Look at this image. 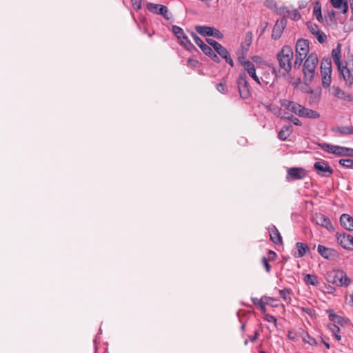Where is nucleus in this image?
<instances>
[{
    "label": "nucleus",
    "instance_id": "obj_1",
    "mask_svg": "<svg viewBox=\"0 0 353 353\" xmlns=\"http://www.w3.org/2000/svg\"><path fill=\"white\" fill-rule=\"evenodd\" d=\"M341 45L337 44L336 48L332 50V57L334 64L339 72L340 78H342L346 85H353V54L348 52L344 61H341Z\"/></svg>",
    "mask_w": 353,
    "mask_h": 353
},
{
    "label": "nucleus",
    "instance_id": "obj_2",
    "mask_svg": "<svg viewBox=\"0 0 353 353\" xmlns=\"http://www.w3.org/2000/svg\"><path fill=\"white\" fill-rule=\"evenodd\" d=\"M279 65L285 72H289L292 67L293 50L290 46H284L276 55Z\"/></svg>",
    "mask_w": 353,
    "mask_h": 353
},
{
    "label": "nucleus",
    "instance_id": "obj_3",
    "mask_svg": "<svg viewBox=\"0 0 353 353\" xmlns=\"http://www.w3.org/2000/svg\"><path fill=\"white\" fill-rule=\"evenodd\" d=\"M296 58L294 62V69H299L303 61L306 58L310 51L309 41L307 39H299L296 43Z\"/></svg>",
    "mask_w": 353,
    "mask_h": 353
},
{
    "label": "nucleus",
    "instance_id": "obj_4",
    "mask_svg": "<svg viewBox=\"0 0 353 353\" xmlns=\"http://www.w3.org/2000/svg\"><path fill=\"white\" fill-rule=\"evenodd\" d=\"M318 63L319 59L317 54L315 53H311L306 58L303 68L305 81L311 82L312 81L316 73V68Z\"/></svg>",
    "mask_w": 353,
    "mask_h": 353
},
{
    "label": "nucleus",
    "instance_id": "obj_5",
    "mask_svg": "<svg viewBox=\"0 0 353 353\" xmlns=\"http://www.w3.org/2000/svg\"><path fill=\"white\" fill-rule=\"evenodd\" d=\"M321 76L322 85L325 88L330 86L332 83V61L330 58H323L321 62Z\"/></svg>",
    "mask_w": 353,
    "mask_h": 353
},
{
    "label": "nucleus",
    "instance_id": "obj_6",
    "mask_svg": "<svg viewBox=\"0 0 353 353\" xmlns=\"http://www.w3.org/2000/svg\"><path fill=\"white\" fill-rule=\"evenodd\" d=\"M237 83L241 97L245 99H248L250 97L251 92L247 81V75L245 72L239 74Z\"/></svg>",
    "mask_w": 353,
    "mask_h": 353
},
{
    "label": "nucleus",
    "instance_id": "obj_7",
    "mask_svg": "<svg viewBox=\"0 0 353 353\" xmlns=\"http://www.w3.org/2000/svg\"><path fill=\"white\" fill-rule=\"evenodd\" d=\"M147 8L150 12L155 14L162 15L167 20L172 18V15L165 6L149 3L147 4Z\"/></svg>",
    "mask_w": 353,
    "mask_h": 353
},
{
    "label": "nucleus",
    "instance_id": "obj_8",
    "mask_svg": "<svg viewBox=\"0 0 353 353\" xmlns=\"http://www.w3.org/2000/svg\"><path fill=\"white\" fill-rule=\"evenodd\" d=\"M314 168L321 176L329 177L333 174V169L327 161L323 160L315 162Z\"/></svg>",
    "mask_w": 353,
    "mask_h": 353
},
{
    "label": "nucleus",
    "instance_id": "obj_9",
    "mask_svg": "<svg viewBox=\"0 0 353 353\" xmlns=\"http://www.w3.org/2000/svg\"><path fill=\"white\" fill-rule=\"evenodd\" d=\"M307 175V171L303 168H291L287 171L286 179L288 181L301 180Z\"/></svg>",
    "mask_w": 353,
    "mask_h": 353
},
{
    "label": "nucleus",
    "instance_id": "obj_10",
    "mask_svg": "<svg viewBox=\"0 0 353 353\" xmlns=\"http://www.w3.org/2000/svg\"><path fill=\"white\" fill-rule=\"evenodd\" d=\"M312 221L315 224L325 228L329 231L334 230V227L330 219L321 213H315L312 218Z\"/></svg>",
    "mask_w": 353,
    "mask_h": 353
},
{
    "label": "nucleus",
    "instance_id": "obj_11",
    "mask_svg": "<svg viewBox=\"0 0 353 353\" xmlns=\"http://www.w3.org/2000/svg\"><path fill=\"white\" fill-rule=\"evenodd\" d=\"M195 29L199 34L203 36H212L219 39L223 38V34L221 31L212 27L197 26Z\"/></svg>",
    "mask_w": 353,
    "mask_h": 353
},
{
    "label": "nucleus",
    "instance_id": "obj_12",
    "mask_svg": "<svg viewBox=\"0 0 353 353\" xmlns=\"http://www.w3.org/2000/svg\"><path fill=\"white\" fill-rule=\"evenodd\" d=\"M172 32L176 36L181 45H183L188 50L192 49L193 45L191 43L188 37L185 34L181 28L177 26H173Z\"/></svg>",
    "mask_w": 353,
    "mask_h": 353
},
{
    "label": "nucleus",
    "instance_id": "obj_13",
    "mask_svg": "<svg viewBox=\"0 0 353 353\" xmlns=\"http://www.w3.org/2000/svg\"><path fill=\"white\" fill-rule=\"evenodd\" d=\"M338 243L344 248L353 250V236L349 234L343 233L337 236Z\"/></svg>",
    "mask_w": 353,
    "mask_h": 353
},
{
    "label": "nucleus",
    "instance_id": "obj_14",
    "mask_svg": "<svg viewBox=\"0 0 353 353\" xmlns=\"http://www.w3.org/2000/svg\"><path fill=\"white\" fill-rule=\"evenodd\" d=\"M280 103L282 107L285 108L288 111H290L297 115L300 114L302 105L288 99L280 100Z\"/></svg>",
    "mask_w": 353,
    "mask_h": 353
},
{
    "label": "nucleus",
    "instance_id": "obj_15",
    "mask_svg": "<svg viewBox=\"0 0 353 353\" xmlns=\"http://www.w3.org/2000/svg\"><path fill=\"white\" fill-rule=\"evenodd\" d=\"M286 26V19L281 18L276 21V23L273 28L272 37L274 39H278L281 37L283 31Z\"/></svg>",
    "mask_w": 353,
    "mask_h": 353
},
{
    "label": "nucleus",
    "instance_id": "obj_16",
    "mask_svg": "<svg viewBox=\"0 0 353 353\" xmlns=\"http://www.w3.org/2000/svg\"><path fill=\"white\" fill-rule=\"evenodd\" d=\"M343 276V270H334L327 274V281L339 286V281Z\"/></svg>",
    "mask_w": 353,
    "mask_h": 353
},
{
    "label": "nucleus",
    "instance_id": "obj_17",
    "mask_svg": "<svg viewBox=\"0 0 353 353\" xmlns=\"http://www.w3.org/2000/svg\"><path fill=\"white\" fill-rule=\"evenodd\" d=\"M308 251L309 247L307 245V244L302 242H297L295 245L294 256L296 258H301L305 256Z\"/></svg>",
    "mask_w": 353,
    "mask_h": 353
},
{
    "label": "nucleus",
    "instance_id": "obj_18",
    "mask_svg": "<svg viewBox=\"0 0 353 353\" xmlns=\"http://www.w3.org/2000/svg\"><path fill=\"white\" fill-rule=\"evenodd\" d=\"M251 43H252V41H251L250 38L246 39V40L245 41V46L242 45L241 55L239 56V57H238V61L243 66V68L245 67V63L250 62V61H247L245 59V56L248 51L249 47L251 45Z\"/></svg>",
    "mask_w": 353,
    "mask_h": 353
},
{
    "label": "nucleus",
    "instance_id": "obj_19",
    "mask_svg": "<svg viewBox=\"0 0 353 353\" xmlns=\"http://www.w3.org/2000/svg\"><path fill=\"white\" fill-rule=\"evenodd\" d=\"M341 225L349 231H353V218L347 214H343L340 218Z\"/></svg>",
    "mask_w": 353,
    "mask_h": 353
},
{
    "label": "nucleus",
    "instance_id": "obj_20",
    "mask_svg": "<svg viewBox=\"0 0 353 353\" xmlns=\"http://www.w3.org/2000/svg\"><path fill=\"white\" fill-rule=\"evenodd\" d=\"M268 230L271 241L276 245L281 244L282 237L278 229L274 225H272L269 228Z\"/></svg>",
    "mask_w": 353,
    "mask_h": 353
},
{
    "label": "nucleus",
    "instance_id": "obj_21",
    "mask_svg": "<svg viewBox=\"0 0 353 353\" xmlns=\"http://www.w3.org/2000/svg\"><path fill=\"white\" fill-rule=\"evenodd\" d=\"M244 70L249 74V75L259 85H261L260 80L256 74L255 67L253 63L247 62L245 64Z\"/></svg>",
    "mask_w": 353,
    "mask_h": 353
},
{
    "label": "nucleus",
    "instance_id": "obj_22",
    "mask_svg": "<svg viewBox=\"0 0 353 353\" xmlns=\"http://www.w3.org/2000/svg\"><path fill=\"white\" fill-rule=\"evenodd\" d=\"M332 6L336 9L341 10L343 14H346L348 11V3L344 0H330Z\"/></svg>",
    "mask_w": 353,
    "mask_h": 353
},
{
    "label": "nucleus",
    "instance_id": "obj_23",
    "mask_svg": "<svg viewBox=\"0 0 353 353\" xmlns=\"http://www.w3.org/2000/svg\"><path fill=\"white\" fill-rule=\"evenodd\" d=\"M327 312L329 313V319L331 321L335 323H338L342 326L346 325L348 323L347 319L333 313L332 310L328 311Z\"/></svg>",
    "mask_w": 353,
    "mask_h": 353
},
{
    "label": "nucleus",
    "instance_id": "obj_24",
    "mask_svg": "<svg viewBox=\"0 0 353 353\" xmlns=\"http://www.w3.org/2000/svg\"><path fill=\"white\" fill-rule=\"evenodd\" d=\"M299 116L305 118L316 119L319 118L320 114L319 112L316 111L302 106L301 110L300 111V114H299Z\"/></svg>",
    "mask_w": 353,
    "mask_h": 353
},
{
    "label": "nucleus",
    "instance_id": "obj_25",
    "mask_svg": "<svg viewBox=\"0 0 353 353\" xmlns=\"http://www.w3.org/2000/svg\"><path fill=\"white\" fill-rule=\"evenodd\" d=\"M292 132V126L291 125H284L279 132L278 137L282 141L286 140Z\"/></svg>",
    "mask_w": 353,
    "mask_h": 353
},
{
    "label": "nucleus",
    "instance_id": "obj_26",
    "mask_svg": "<svg viewBox=\"0 0 353 353\" xmlns=\"http://www.w3.org/2000/svg\"><path fill=\"white\" fill-rule=\"evenodd\" d=\"M300 337L303 339V342L308 343L310 345L315 346L317 345L316 341L315 339L312 337L307 332H305L303 330H299Z\"/></svg>",
    "mask_w": 353,
    "mask_h": 353
},
{
    "label": "nucleus",
    "instance_id": "obj_27",
    "mask_svg": "<svg viewBox=\"0 0 353 353\" xmlns=\"http://www.w3.org/2000/svg\"><path fill=\"white\" fill-rule=\"evenodd\" d=\"M317 250L319 254L325 259H330L333 256L334 250L322 245H318Z\"/></svg>",
    "mask_w": 353,
    "mask_h": 353
},
{
    "label": "nucleus",
    "instance_id": "obj_28",
    "mask_svg": "<svg viewBox=\"0 0 353 353\" xmlns=\"http://www.w3.org/2000/svg\"><path fill=\"white\" fill-rule=\"evenodd\" d=\"M333 131L342 136L352 135V125L350 126H338L333 129Z\"/></svg>",
    "mask_w": 353,
    "mask_h": 353
},
{
    "label": "nucleus",
    "instance_id": "obj_29",
    "mask_svg": "<svg viewBox=\"0 0 353 353\" xmlns=\"http://www.w3.org/2000/svg\"><path fill=\"white\" fill-rule=\"evenodd\" d=\"M207 42L210 44V46L213 47V48L216 50V52L219 55H223V54H224V53H225V50H226V48H225L223 46H222L217 41H216L213 39H207Z\"/></svg>",
    "mask_w": 353,
    "mask_h": 353
},
{
    "label": "nucleus",
    "instance_id": "obj_30",
    "mask_svg": "<svg viewBox=\"0 0 353 353\" xmlns=\"http://www.w3.org/2000/svg\"><path fill=\"white\" fill-rule=\"evenodd\" d=\"M332 90L333 95L339 99H346L349 97L338 86H332Z\"/></svg>",
    "mask_w": 353,
    "mask_h": 353
},
{
    "label": "nucleus",
    "instance_id": "obj_31",
    "mask_svg": "<svg viewBox=\"0 0 353 353\" xmlns=\"http://www.w3.org/2000/svg\"><path fill=\"white\" fill-rule=\"evenodd\" d=\"M304 281L314 286H317L319 284L318 277L316 275L306 274L304 277Z\"/></svg>",
    "mask_w": 353,
    "mask_h": 353
},
{
    "label": "nucleus",
    "instance_id": "obj_32",
    "mask_svg": "<svg viewBox=\"0 0 353 353\" xmlns=\"http://www.w3.org/2000/svg\"><path fill=\"white\" fill-rule=\"evenodd\" d=\"M280 296L283 298V299L286 303H290L291 301V290L288 289H283L279 291Z\"/></svg>",
    "mask_w": 353,
    "mask_h": 353
},
{
    "label": "nucleus",
    "instance_id": "obj_33",
    "mask_svg": "<svg viewBox=\"0 0 353 353\" xmlns=\"http://www.w3.org/2000/svg\"><path fill=\"white\" fill-rule=\"evenodd\" d=\"M314 36L316 38V39L320 43H323L327 40L326 34L321 30L316 32V34H314Z\"/></svg>",
    "mask_w": 353,
    "mask_h": 353
},
{
    "label": "nucleus",
    "instance_id": "obj_34",
    "mask_svg": "<svg viewBox=\"0 0 353 353\" xmlns=\"http://www.w3.org/2000/svg\"><path fill=\"white\" fill-rule=\"evenodd\" d=\"M329 327H330V330L332 331V332L334 334L335 338L338 341H340L341 339V336L340 334H339V332L340 331L339 327L337 325H336L335 324H331L329 326Z\"/></svg>",
    "mask_w": 353,
    "mask_h": 353
},
{
    "label": "nucleus",
    "instance_id": "obj_35",
    "mask_svg": "<svg viewBox=\"0 0 353 353\" xmlns=\"http://www.w3.org/2000/svg\"><path fill=\"white\" fill-rule=\"evenodd\" d=\"M346 147H342L336 145V148H334V154L339 156V157H345L346 156Z\"/></svg>",
    "mask_w": 353,
    "mask_h": 353
},
{
    "label": "nucleus",
    "instance_id": "obj_36",
    "mask_svg": "<svg viewBox=\"0 0 353 353\" xmlns=\"http://www.w3.org/2000/svg\"><path fill=\"white\" fill-rule=\"evenodd\" d=\"M321 147L324 151L334 154V148H336V145L329 143H323L321 145Z\"/></svg>",
    "mask_w": 353,
    "mask_h": 353
},
{
    "label": "nucleus",
    "instance_id": "obj_37",
    "mask_svg": "<svg viewBox=\"0 0 353 353\" xmlns=\"http://www.w3.org/2000/svg\"><path fill=\"white\" fill-rule=\"evenodd\" d=\"M339 164L347 168H351L353 167V160L351 159H340Z\"/></svg>",
    "mask_w": 353,
    "mask_h": 353
},
{
    "label": "nucleus",
    "instance_id": "obj_38",
    "mask_svg": "<svg viewBox=\"0 0 353 353\" xmlns=\"http://www.w3.org/2000/svg\"><path fill=\"white\" fill-rule=\"evenodd\" d=\"M351 283L350 279L347 276V274L343 272V276L341 281H339V286H348Z\"/></svg>",
    "mask_w": 353,
    "mask_h": 353
},
{
    "label": "nucleus",
    "instance_id": "obj_39",
    "mask_svg": "<svg viewBox=\"0 0 353 353\" xmlns=\"http://www.w3.org/2000/svg\"><path fill=\"white\" fill-rule=\"evenodd\" d=\"M252 301L254 305H259L260 307V309L262 312H264L265 311V303H264L262 299H258L257 298H254V299H252ZM268 303V302L266 301V303Z\"/></svg>",
    "mask_w": 353,
    "mask_h": 353
},
{
    "label": "nucleus",
    "instance_id": "obj_40",
    "mask_svg": "<svg viewBox=\"0 0 353 353\" xmlns=\"http://www.w3.org/2000/svg\"><path fill=\"white\" fill-rule=\"evenodd\" d=\"M216 90L222 94H226L228 90L225 81L221 82L219 84H217Z\"/></svg>",
    "mask_w": 353,
    "mask_h": 353
},
{
    "label": "nucleus",
    "instance_id": "obj_41",
    "mask_svg": "<svg viewBox=\"0 0 353 353\" xmlns=\"http://www.w3.org/2000/svg\"><path fill=\"white\" fill-rule=\"evenodd\" d=\"M225 53H224V54L220 55V56L221 57H223V59H225L226 62L228 63L231 67H233L234 66L233 60L232 59V58H231L228 51L227 50V49L225 50Z\"/></svg>",
    "mask_w": 353,
    "mask_h": 353
},
{
    "label": "nucleus",
    "instance_id": "obj_42",
    "mask_svg": "<svg viewBox=\"0 0 353 353\" xmlns=\"http://www.w3.org/2000/svg\"><path fill=\"white\" fill-rule=\"evenodd\" d=\"M201 49L206 55H208L209 57L212 56V54H213L214 52L213 50L210 48V46L205 43L201 46Z\"/></svg>",
    "mask_w": 353,
    "mask_h": 353
},
{
    "label": "nucleus",
    "instance_id": "obj_43",
    "mask_svg": "<svg viewBox=\"0 0 353 353\" xmlns=\"http://www.w3.org/2000/svg\"><path fill=\"white\" fill-rule=\"evenodd\" d=\"M288 336L290 339L292 341H296L298 338L300 337L299 330L298 332H295L293 330L289 331Z\"/></svg>",
    "mask_w": 353,
    "mask_h": 353
},
{
    "label": "nucleus",
    "instance_id": "obj_44",
    "mask_svg": "<svg viewBox=\"0 0 353 353\" xmlns=\"http://www.w3.org/2000/svg\"><path fill=\"white\" fill-rule=\"evenodd\" d=\"M307 28H308L309 30L310 31V32L313 35L315 34L316 32H317L318 31L320 30V29L319 28V26L316 24L312 23H307Z\"/></svg>",
    "mask_w": 353,
    "mask_h": 353
},
{
    "label": "nucleus",
    "instance_id": "obj_45",
    "mask_svg": "<svg viewBox=\"0 0 353 353\" xmlns=\"http://www.w3.org/2000/svg\"><path fill=\"white\" fill-rule=\"evenodd\" d=\"M191 36L197 46L200 48L205 44V43L198 37L194 32H191Z\"/></svg>",
    "mask_w": 353,
    "mask_h": 353
},
{
    "label": "nucleus",
    "instance_id": "obj_46",
    "mask_svg": "<svg viewBox=\"0 0 353 353\" xmlns=\"http://www.w3.org/2000/svg\"><path fill=\"white\" fill-rule=\"evenodd\" d=\"M262 263L265 268V270L267 272H270V269H271V266L268 262V259L266 258V257H263L262 258Z\"/></svg>",
    "mask_w": 353,
    "mask_h": 353
},
{
    "label": "nucleus",
    "instance_id": "obj_47",
    "mask_svg": "<svg viewBox=\"0 0 353 353\" xmlns=\"http://www.w3.org/2000/svg\"><path fill=\"white\" fill-rule=\"evenodd\" d=\"M265 319V321H267L270 323H274V324H276V317L271 314H266Z\"/></svg>",
    "mask_w": 353,
    "mask_h": 353
},
{
    "label": "nucleus",
    "instance_id": "obj_48",
    "mask_svg": "<svg viewBox=\"0 0 353 353\" xmlns=\"http://www.w3.org/2000/svg\"><path fill=\"white\" fill-rule=\"evenodd\" d=\"M133 7L135 10H139L141 7V0H131Z\"/></svg>",
    "mask_w": 353,
    "mask_h": 353
},
{
    "label": "nucleus",
    "instance_id": "obj_49",
    "mask_svg": "<svg viewBox=\"0 0 353 353\" xmlns=\"http://www.w3.org/2000/svg\"><path fill=\"white\" fill-rule=\"evenodd\" d=\"M314 13L316 15V18L319 21H321L323 20L321 9H314Z\"/></svg>",
    "mask_w": 353,
    "mask_h": 353
},
{
    "label": "nucleus",
    "instance_id": "obj_50",
    "mask_svg": "<svg viewBox=\"0 0 353 353\" xmlns=\"http://www.w3.org/2000/svg\"><path fill=\"white\" fill-rule=\"evenodd\" d=\"M188 62V65L192 68H196L199 63L197 60H195L193 59H189Z\"/></svg>",
    "mask_w": 353,
    "mask_h": 353
},
{
    "label": "nucleus",
    "instance_id": "obj_51",
    "mask_svg": "<svg viewBox=\"0 0 353 353\" xmlns=\"http://www.w3.org/2000/svg\"><path fill=\"white\" fill-rule=\"evenodd\" d=\"M265 6L270 8H272L276 7V3L273 0H267L265 1Z\"/></svg>",
    "mask_w": 353,
    "mask_h": 353
},
{
    "label": "nucleus",
    "instance_id": "obj_52",
    "mask_svg": "<svg viewBox=\"0 0 353 353\" xmlns=\"http://www.w3.org/2000/svg\"><path fill=\"white\" fill-rule=\"evenodd\" d=\"M290 119L296 125H301V123L299 121V119L296 118V117H294L293 116H291Z\"/></svg>",
    "mask_w": 353,
    "mask_h": 353
},
{
    "label": "nucleus",
    "instance_id": "obj_53",
    "mask_svg": "<svg viewBox=\"0 0 353 353\" xmlns=\"http://www.w3.org/2000/svg\"><path fill=\"white\" fill-rule=\"evenodd\" d=\"M301 310L311 316L314 314V310L310 308L302 307Z\"/></svg>",
    "mask_w": 353,
    "mask_h": 353
},
{
    "label": "nucleus",
    "instance_id": "obj_54",
    "mask_svg": "<svg viewBox=\"0 0 353 353\" xmlns=\"http://www.w3.org/2000/svg\"><path fill=\"white\" fill-rule=\"evenodd\" d=\"M345 153L347 154L345 157H353V149L347 148Z\"/></svg>",
    "mask_w": 353,
    "mask_h": 353
},
{
    "label": "nucleus",
    "instance_id": "obj_55",
    "mask_svg": "<svg viewBox=\"0 0 353 353\" xmlns=\"http://www.w3.org/2000/svg\"><path fill=\"white\" fill-rule=\"evenodd\" d=\"M259 336V332L257 331H254V334L252 336H250V340L252 341V342H254L256 339L258 338Z\"/></svg>",
    "mask_w": 353,
    "mask_h": 353
},
{
    "label": "nucleus",
    "instance_id": "obj_56",
    "mask_svg": "<svg viewBox=\"0 0 353 353\" xmlns=\"http://www.w3.org/2000/svg\"><path fill=\"white\" fill-rule=\"evenodd\" d=\"M268 254L270 259H274L276 256V254L274 251L270 250Z\"/></svg>",
    "mask_w": 353,
    "mask_h": 353
},
{
    "label": "nucleus",
    "instance_id": "obj_57",
    "mask_svg": "<svg viewBox=\"0 0 353 353\" xmlns=\"http://www.w3.org/2000/svg\"><path fill=\"white\" fill-rule=\"evenodd\" d=\"M300 18H301V15H300V14H299V12H295V13L294 14L293 19H294V20H298V19H299Z\"/></svg>",
    "mask_w": 353,
    "mask_h": 353
},
{
    "label": "nucleus",
    "instance_id": "obj_58",
    "mask_svg": "<svg viewBox=\"0 0 353 353\" xmlns=\"http://www.w3.org/2000/svg\"><path fill=\"white\" fill-rule=\"evenodd\" d=\"M213 60H214L215 61H218L219 60V57L218 56L214 53L213 52V54H212V56H210Z\"/></svg>",
    "mask_w": 353,
    "mask_h": 353
},
{
    "label": "nucleus",
    "instance_id": "obj_59",
    "mask_svg": "<svg viewBox=\"0 0 353 353\" xmlns=\"http://www.w3.org/2000/svg\"><path fill=\"white\" fill-rule=\"evenodd\" d=\"M350 303L351 305L353 307V294L350 295Z\"/></svg>",
    "mask_w": 353,
    "mask_h": 353
},
{
    "label": "nucleus",
    "instance_id": "obj_60",
    "mask_svg": "<svg viewBox=\"0 0 353 353\" xmlns=\"http://www.w3.org/2000/svg\"><path fill=\"white\" fill-rule=\"evenodd\" d=\"M350 8L352 12L353 13V0H352V2H350Z\"/></svg>",
    "mask_w": 353,
    "mask_h": 353
},
{
    "label": "nucleus",
    "instance_id": "obj_61",
    "mask_svg": "<svg viewBox=\"0 0 353 353\" xmlns=\"http://www.w3.org/2000/svg\"><path fill=\"white\" fill-rule=\"evenodd\" d=\"M324 344L327 349H330V344L328 343L324 342Z\"/></svg>",
    "mask_w": 353,
    "mask_h": 353
},
{
    "label": "nucleus",
    "instance_id": "obj_62",
    "mask_svg": "<svg viewBox=\"0 0 353 353\" xmlns=\"http://www.w3.org/2000/svg\"><path fill=\"white\" fill-rule=\"evenodd\" d=\"M267 301L268 300H273V299L272 298H270V297H264Z\"/></svg>",
    "mask_w": 353,
    "mask_h": 353
},
{
    "label": "nucleus",
    "instance_id": "obj_63",
    "mask_svg": "<svg viewBox=\"0 0 353 353\" xmlns=\"http://www.w3.org/2000/svg\"><path fill=\"white\" fill-rule=\"evenodd\" d=\"M244 343H245V345H246V344L248 343V340H245V341H244Z\"/></svg>",
    "mask_w": 353,
    "mask_h": 353
},
{
    "label": "nucleus",
    "instance_id": "obj_64",
    "mask_svg": "<svg viewBox=\"0 0 353 353\" xmlns=\"http://www.w3.org/2000/svg\"><path fill=\"white\" fill-rule=\"evenodd\" d=\"M260 353H266V352L264 351H261Z\"/></svg>",
    "mask_w": 353,
    "mask_h": 353
}]
</instances>
